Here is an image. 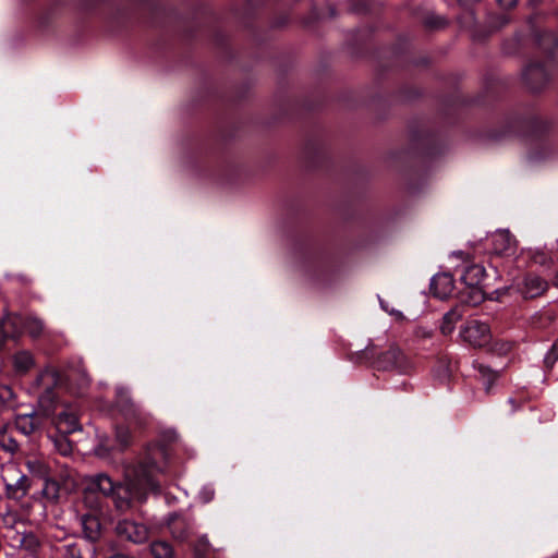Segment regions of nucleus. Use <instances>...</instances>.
<instances>
[{
    "label": "nucleus",
    "instance_id": "7c9ffc66",
    "mask_svg": "<svg viewBox=\"0 0 558 558\" xmlns=\"http://www.w3.org/2000/svg\"><path fill=\"white\" fill-rule=\"evenodd\" d=\"M519 0H497L498 4L504 9H512L518 4Z\"/></svg>",
    "mask_w": 558,
    "mask_h": 558
},
{
    "label": "nucleus",
    "instance_id": "39448f33",
    "mask_svg": "<svg viewBox=\"0 0 558 558\" xmlns=\"http://www.w3.org/2000/svg\"><path fill=\"white\" fill-rule=\"evenodd\" d=\"M461 336L471 345L483 347L490 340V329L487 324L473 319L465 324Z\"/></svg>",
    "mask_w": 558,
    "mask_h": 558
},
{
    "label": "nucleus",
    "instance_id": "0eeeda50",
    "mask_svg": "<svg viewBox=\"0 0 558 558\" xmlns=\"http://www.w3.org/2000/svg\"><path fill=\"white\" fill-rule=\"evenodd\" d=\"M454 291V279L451 274L441 272L432 278L430 292L434 296L445 300L452 295Z\"/></svg>",
    "mask_w": 558,
    "mask_h": 558
},
{
    "label": "nucleus",
    "instance_id": "5701e85b",
    "mask_svg": "<svg viewBox=\"0 0 558 558\" xmlns=\"http://www.w3.org/2000/svg\"><path fill=\"white\" fill-rule=\"evenodd\" d=\"M211 549L207 536L202 535L192 544L193 558H208Z\"/></svg>",
    "mask_w": 558,
    "mask_h": 558
},
{
    "label": "nucleus",
    "instance_id": "393cba45",
    "mask_svg": "<svg viewBox=\"0 0 558 558\" xmlns=\"http://www.w3.org/2000/svg\"><path fill=\"white\" fill-rule=\"evenodd\" d=\"M60 488V483L52 474L44 480L43 494L47 499L57 500L59 498Z\"/></svg>",
    "mask_w": 558,
    "mask_h": 558
},
{
    "label": "nucleus",
    "instance_id": "f704fd0d",
    "mask_svg": "<svg viewBox=\"0 0 558 558\" xmlns=\"http://www.w3.org/2000/svg\"><path fill=\"white\" fill-rule=\"evenodd\" d=\"M480 0H458L459 3L461 4H472V3H475V2H478Z\"/></svg>",
    "mask_w": 558,
    "mask_h": 558
},
{
    "label": "nucleus",
    "instance_id": "1a4fd4ad",
    "mask_svg": "<svg viewBox=\"0 0 558 558\" xmlns=\"http://www.w3.org/2000/svg\"><path fill=\"white\" fill-rule=\"evenodd\" d=\"M495 253L499 255H510L515 251V240L509 231H497L492 236Z\"/></svg>",
    "mask_w": 558,
    "mask_h": 558
},
{
    "label": "nucleus",
    "instance_id": "c9c22d12",
    "mask_svg": "<svg viewBox=\"0 0 558 558\" xmlns=\"http://www.w3.org/2000/svg\"><path fill=\"white\" fill-rule=\"evenodd\" d=\"M510 350V344H506L505 351Z\"/></svg>",
    "mask_w": 558,
    "mask_h": 558
},
{
    "label": "nucleus",
    "instance_id": "4468645a",
    "mask_svg": "<svg viewBox=\"0 0 558 558\" xmlns=\"http://www.w3.org/2000/svg\"><path fill=\"white\" fill-rule=\"evenodd\" d=\"M12 361L15 373L20 375H25L35 367V357L32 352L26 350L16 352Z\"/></svg>",
    "mask_w": 558,
    "mask_h": 558
},
{
    "label": "nucleus",
    "instance_id": "2f4dec72",
    "mask_svg": "<svg viewBox=\"0 0 558 558\" xmlns=\"http://www.w3.org/2000/svg\"><path fill=\"white\" fill-rule=\"evenodd\" d=\"M417 338H429L430 332L424 328H417L415 331Z\"/></svg>",
    "mask_w": 558,
    "mask_h": 558
},
{
    "label": "nucleus",
    "instance_id": "cd10ccee",
    "mask_svg": "<svg viewBox=\"0 0 558 558\" xmlns=\"http://www.w3.org/2000/svg\"><path fill=\"white\" fill-rule=\"evenodd\" d=\"M15 399V393L13 389L7 385H0V403L3 407L12 405V402Z\"/></svg>",
    "mask_w": 558,
    "mask_h": 558
},
{
    "label": "nucleus",
    "instance_id": "f257e3e1",
    "mask_svg": "<svg viewBox=\"0 0 558 558\" xmlns=\"http://www.w3.org/2000/svg\"><path fill=\"white\" fill-rule=\"evenodd\" d=\"M128 485L114 482L107 474H98L84 492V502L90 512L82 515L85 539L98 542L105 532L100 515L114 508L123 512L132 505L131 489L160 492V477L165 474L171 456H117Z\"/></svg>",
    "mask_w": 558,
    "mask_h": 558
},
{
    "label": "nucleus",
    "instance_id": "9d476101",
    "mask_svg": "<svg viewBox=\"0 0 558 558\" xmlns=\"http://www.w3.org/2000/svg\"><path fill=\"white\" fill-rule=\"evenodd\" d=\"M547 287L546 280L537 275L529 274L524 277L521 291L524 298L534 299L543 294Z\"/></svg>",
    "mask_w": 558,
    "mask_h": 558
},
{
    "label": "nucleus",
    "instance_id": "423d86ee",
    "mask_svg": "<svg viewBox=\"0 0 558 558\" xmlns=\"http://www.w3.org/2000/svg\"><path fill=\"white\" fill-rule=\"evenodd\" d=\"M45 418V412L34 410L31 413L16 414L14 425L22 434L31 435L43 426Z\"/></svg>",
    "mask_w": 558,
    "mask_h": 558
},
{
    "label": "nucleus",
    "instance_id": "a211bd4d",
    "mask_svg": "<svg viewBox=\"0 0 558 558\" xmlns=\"http://www.w3.org/2000/svg\"><path fill=\"white\" fill-rule=\"evenodd\" d=\"M7 495L9 498L22 499L26 496L28 490V478L26 475H22L16 483L5 484Z\"/></svg>",
    "mask_w": 558,
    "mask_h": 558
},
{
    "label": "nucleus",
    "instance_id": "6ab92c4d",
    "mask_svg": "<svg viewBox=\"0 0 558 558\" xmlns=\"http://www.w3.org/2000/svg\"><path fill=\"white\" fill-rule=\"evenodd\" d=\"M0 448L10 453H14L19 449L17 440L8 430V423L0 426Z\"/></svg>",
    "mask_w": 558,
    "mask_h": 558
},
{
    "label": "nucleus",
    "instance_id": "7ed1b4c3",
    "mask_svg": "<svg viewBox=\"0 0 558 558\" xmlns=\"http://www.w3.org/2000/svg\"><path fill=\"white\" fill-rule=\"evenodd\" d=\"M114 533L119 542L132 544H143L149 536V530L144 523L128 518L118 520Z\"/></svg>",
    "mask_w": 558,
    "mask_h": 558
},
{
    "label": "nucleus",
    "instance_id": "f03ea898",
    "mask_svg": "<svg viewBox=\"0 0 558 558\" xmlns=\"http://www.w3.org/2000/svg\"><path fill=\"white\" fill-rule=\"evenodd\" d=\"M485 277V268L481 265L474 264L465 268L461 276V281L470 290L468 292H461V300L476 305L484 300V290L482 288V281Z\"/></svg>",
    "mask_w": 558,
    "mask_h": 558
},
{
    "label": "nucleus",
    "instance_id": "ddd939ff",
    "mask_svg": "<svg viewBox=\"0 0 558 558\" xmlns=\"http://www.w3.org/2000/svg\"><path fill=\"white\" fill-rule=\"evenodd\" d=\"M60 383V374L53 367H46L43 369L37 378L36 385L47 393H51L53 388Z\"/></svg>",
    "mask_w": 558,
    "mask_h": 558
},
{
    "label": "nucleus",
    "instance_id": "b1692460",
    "mask_svg": "<svg viewBox=\"0 0 558 558\" xmlns=\"http://www.w3.org/2000/svg\"><path fill=\"white\" fill-rule=\"evenodd\" d=\"M462 319V314L458 308H453L446 313L442 317L440 330L444 335L452 332L454 325Z\"/></svg>",
    "mask_w": 558,
    "mask_h": 558
},
{
    "label": "nucleus",
    "instance_id": "dca6fc26",
    "mask_svg": "<svg viewBox=\"0 0 558 558\" xmlns=\"http://www.w3.org/2000/svg\"><path fill=\"white\" fill-rule=\"evenodd\" d=\"M83 542L70 538L61 544L57 550L62 558H84L82 553Z\"/></svg>",
    "mask_w": 558,
    "mask_h": 558
},
{
    "label": "nucleus",
    "instance_id": "f8f14e48",
    "mask_svg": "<svg viewBox=\"0 0 558 558\" xmlns=\"http://www.w3.org/2000/svg\"><path fill=\"white\" fill-rule=\"evenodd\" d=\"M524 78L532 89L541 88L548 78V75L542 64H530L524 71Z\"/></svg>",
    "mask_w": 558,
    "mask_h": 558
},
{
    "label": "nucleus",
    "instance_id": "473e14b6",
    "mask_svg": "<svg viewBox=\"0 0 558 558\" xmlns=\"http://www.w3.org/2000/svg\"><path fill=\"white\" fill-rule=\"evenodd\" d=\"M108 558H133L126 554H122V553H116V554H112L111 556H109Z\"/></svg>",
    "mask_w": 558,
    "mask_h": 558
},
{
    "label": "nucleus",
    "instance_id": "f3484780",
    "mask_svg": "<svg viewBox=\"0 0 558 558\" xmlns=\"http://www.w3.org/2000/svg\"><path fill=\"white\" fill-rule=\"evenodd\" d=\"M150 554L154 558H173L174 548L172 544L166 539H157L149 545Z\"/></svg>",
    "mask_w": 558,
    "mask_h": 558
},
{
    "label": "nucleus",
    "instance_id": "4be33fe9",
    "mask_svg": "<svg viewBox=\"0 0 558 558\" xmlns=\"http://www.w3.org/2000/svg\"><path fill=\"white\" fill-rule=\"evenodd\" d=\"M26 465H27V469L28 471L36 477L40 478V480H45L46 477H48L49 475L52 474L51 472V469L50 466H48L44 461H41L40 459H34V460H28L26 462Z\"/></svg>",
    "mask_w": 558,
    "mask_h": 558
},
{
    "label": "nucleus",
    "instance_id": "e433bc0d",
    "mask_svg": "<svg viewBox=\"0 0 558 558\" xmlns=\"http://www.w3.org/2000/svg\"><path fill=\"white\" fill-rule=\"evenodd\" d=\"M557 283H558V272H557Z\"/></svg>",
    "mask_w": 558,
    "mask_h": 558
},
{
    "label": "nucleus",
    "instance_id": "bb28decb",
    "mask_svg": "<svg viewBox=\"0 0 558 558\" xmlns=\"http://www.w3.org/2000/svg\"><path fill=\"white\" fill-rule=\"evenodd\" d=\"M66 434L68 433H61L53 438L58 453H72L75 450Z\"/></svg>",
    "mask_w": 558,
    "mask_h": 558
},
{
    "label": "nucleus",
    "instance_id": "412c9836",
    "mask_svg": "<svg viewBox=\"0 0 558 558\" xmlns=\"http://www.w3.org/2000/svg\"><path fill=\"white\" fill-rule=\"evenodd\" d=\"M23 329L24 332L31 336L34 339H37L44 333V323L35 317H26L23 320Z\"/></svg>",
    "mask_w": 558,
    "mask_h": 558
},
{
    "label": "nucleus",
    "instance_id": "c756f323",
    "mask_svg": "<svg viewBox=\"0 0 558 558\" xmlns=\"http://www.w3.org/2000/svg\"><path fill=\"white\" fill-rule=\"evenodd\" d=\"M558 360V340L553 344L550 351L545 356V364L547 367H553Z\"/></svg>",
    "mask_w": 558,
    "mask_h": 558
},
{
    "label": "nucleus",
    "instance_id": "20e7f679",
    "mask_svg": "<svg viewBox=\"0 0 558 558\" xmlns=\"http://www.w3.org/2000/svg\"><path fill=\"white\" fill-rule=\"evenodd\" d=\"M377 369L407 372L411 363L403 352L397 347H390L385 352L379 353L373 362Z\"/></svg>",
    "mask_w": 558,
    "mask_h": 558
},
{
    "label": "nucleus",
    "instance_id": "9b49d317",
    "mask_svg": "<svg viewBox=\"0 0 558 558\" xmlns=\"http://www.w3.org/2000/svg\"><path fill=\"white\" fill-rule=\"evenodd\" d=\"M169 531L173 538L184 542L192 534L191 523L183 517L173 515L168 524Z\"/></svg>",
    "mask_w": 558,
    "mask_h": 558
},
{
    "label": "nucleus",
    "instance_id": "a878e982",
    "mask_svg": "<svg viewBox=\"0 0 558 558\" xmlns=\"http://www.w3.org/2000/svg\"><path fill=\"white\" fill-rule=\"evenodd\" d=\"M475 368L477 369L481 379L485 381L486 389L489 390L490 386L496 381V379L499 376L498 372L481 363L476 364Z\"/></svg>",
    "mask_w": 558,
    "mask_h": 558
},
{
    "label": "nucleus",
    "instance_id": "2eb2a0df",
    "mask_svg": "<svg viewBox=\"0 0 558 558\" xmlns=\"http://www.w3.org/2000/svg\"><path fill=\"white\" fill-rule=\"evenodd\" d=\"M157 445L160 451L180 450V436L173 429L163 430L159 434Z\"/></svg>",
    "mask_w": 558,
    "mask_h": 558
},
{
    "label": "nucleus",
    "instance_id": "6e6552de",
    "mask_svg": "<svg viewBox=\"0 0 558 558\" xmlns=\"http://www.w3.org/2000/svg\"><path fill=\"white\" fill-rule=\"evenodd\" d=\"M57 428L61 433H73L81 428L78 415L73 407L66 405L56 417Z\"/></svg>",
    "mask_w": 558,
    "mask_h": 558
},
{
    "label": "nucleus",
    "instance_id": "aec40b11",
    "mask_svg": "<svg viewBox=\"0 0 558 558\" xmlns=\"http://www.w3.org/2000/svg\"><path fill=\"white\" fill-rule=\"evenodd\" d=\"M40 546L38 536L33 532L24 533L20 537V547L32 555L36 554Z\"/></svg>",
    "mask_w": 558,
    "mask_h": 558
},
{
    "label": "nucleus",
    "instance_id": "72a5a7b5",
    "mask_svg": "<svg viewBox=\"0 0 558 558\" xmlns=\"http://www.w3.org/2000/svg\"><path fill=\"white\" fill-rule=\"evenodd\" d=\"M82 380H83V386H88V384L90 381L89 377L85 373L82 374Z\"/></svg>",
    "mask_w": 558,
    "mask_h": 558
},
{
    "label": "nucleus",
    "instance_id": "c85d7f7f",
    "mask_svg": "<svg viewBox=\"0 0 558 558\" xmlns=\"http://www.w3.org/2000/svg\"><path fill=\"white\" fill-rule=\"evenodd\" d=\"M116 437H117V440L120 442V448L119 449L120 450L126 449V447H128V445L130 442V438H131L129 429L125 428V427L117 428Z\"/></svg>",
    "mask_w": 558,
    "mask_h": 558
}]
</instances>
